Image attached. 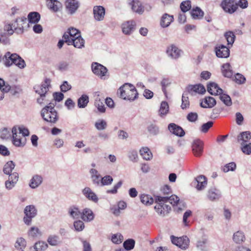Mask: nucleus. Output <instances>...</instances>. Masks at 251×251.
Wrapping results in <instances>:
<instances>
[{
  "mask_svg": "<svg viewBox=\"0 0 251 251\" xmlns=\"http://www.w3.org/2000/svg\"><path fill=\"white\" fill-rule=\"evenodd\" d=\"M117 94L121 98L129 101L135 100L138 96L135 87L130 83H125L121 86L117 91Z\"/></svg>",
  "mask_w": 251,
  "mask_h": 251,
  "instance_id": "nucleus-1",
  "label": "nucleus"
},
{
  "mask_svg": "<svg viewBox=\"0 0 251 251\" xmlns=\"http://www.w3.org/2000/svg\"><path fill=\"white\" fill-rule=\"evenodd\" d=\"M2 60L4 64L7 67L14 64L19 68L23 69L25 66L24 60L16 53H11L10 52H7Z\"/></svg>",
  "mask_w": 251,
  "mask_h": 251,
  "instance_id": "nucleus-2",
  "label": "nucleus"
},
{
  "mask_svg": "<svg viewBox=\"0 0 251 251\" xmlns=\"http://www.w3.org/2000/svg\"><path fill=\"white\" fill-rule=\"evenodd\" d=\"M41 116L43 119L51 123H55L58 119L57 112L54 109V105L50 103L41 111Z\"/></svg>",
  "mask_w": 251,
  "mask_h": 251,
  "instance_id": "nucleus-3",
  "label": "nucleus"
},
{
  "mask_svg": "<svg viewBox=\"0 0 251 251\" xmlns=\"http://www.w3.org/2000/svg\"><path fill=\"white\" fill-rule=\"evenodd\" d=\"M155 203L154 209L160 216H164L171 210V207L166 204V202L163 199L162 197L156 196L155 198Z\"/></svg>",
  "mask_w": 251,
  "mask_h": 251,
  "instance_id": "nucleus-4",
  "label": "nucleus"
},
{
  "mask_svg": "<svg viewBox=\"0 0 251 251\" xmlns=\"http://www.w3.org/2000/svg\"><path fill=\"white\" fill-rule=\"evenodd\" d=\"M12 143L16 147H23L26 143V138L22 136L21 133H19L17 130V127L14 126L12 130Z\"/></svg>",
  "mask_w": 251,
  "mask_h": 251,
  "instance_id": "nucleus-5",
  "label": "nucleus"
},
{
  "mask_svg": "<svg viewBox=\"0 0 251 251\" xmlns=\"http://www.w3.org/2000/svg\"><path fill=\"white\" fill-rule=\"evenodd\" d=\"M24 213L25 216L24 217V221L26 225H30L32 219L37 214V210L34 206L30 205L25 207Z\"/></svg>",
  "mask_w": 251,
  "mask_h": 251,
  "instance_id": "nucleus-6",
  "label": "nucleus"
},
{
  "mask_svg": "<svg viewBox=\"0 0 251 251\" xmlns=\"http://www.w3.org/2000/svg\"><path fill=\"white\" fill-rule=\"evenodd\" d=\"M221 6L226 13L232 14L238 9V5L234 0H223Z\"/></svg>",
  "mask_w": 251,
  "mask_h": 251,
  "instance_id": "nucleus-7",
  "label": "nucleus"
},
{
  "mask_svg": "<svg viewBox=\"0 0 251 251\" xmlns=\"http://www.w3.org/2000/svg\"><path fill=\"white\" fill-rule=\"evenodd\" d=\"M172 243L182 249H186L188 247L189 239L187 236L176 237L173 235L171 236Z\"/></svg>",
  "mask_w": 251,
  "mask_h": 251,
  "instance_id": "nucleus-8",
  "label": "nucleus"
},
{
  "mask_svg": "<svg viewBox=\"0 0 251 251\" xmlns=\"http://www.w3.org/2000/svg\"><path fill=\"white\" fill-rule=\"evenodd\" d=\"M192 149L193 153L195 156H201L203 151V142L199 139L194 140L192 144Z\"/></svg>",
  "mask_w": 251,
  "mask_h": 251,
  "instance_id": "nucleus-9",
  "label": "nucleus"
},
{
  "mask_svg": "<svg viewBox=\"0 0 251 251\" xmlns=\"http://www.w3.org/2000/svg\"><path fill=\"white\" fill-rule=\"evenodd\" d=\"M91 68L93 72L95 75L100 77L104 76L107 72V70L105 67L97 62L93 63Z\"/></svg>",
  "mask_w": 251,
  "mask_h": 251,
  "instance_id": "nucleus-10",
  "label": "nucleus"
},
{
  "mask_svg": "<svg viewBox=\"0 0 251 251\" xmlns=\"http://www.w3.org/2000/svg\"><path fill=\"white\" fill-rule=\"evenodd\" d=\"M50 80L49 78H46L40 86L34 87L35 92L40 95H46L49 91V87L50 85Z\"/></svg>",
  "mask_w": 251,
  "mask_h": 251,
  "instance_id": "nucleus-11",
  "label": "nucleus"
},
{
  "mask_svg": "<svg viewBox=\"0 0 251 251\" xmlns=\"http://www.w3.org/2000/svg\"><path fill=\"white\" fill-rule=\"evenodd\" d=\"M215 52L216 56L219 58H227L230 53L229 49L223 45L216 47Z\"/></svg>",
  "mask_w": 251,
  "mask_h": 251,
  "instance_id": "nucleus-12",
  "label": "nucleus"
},
{
  "mask_svg": "<svg viewBox=\"0 0 251 251\" xmlns=\"http://www.w3.org/2000/svg\"><path fill=\"white\" fill-rule=\"evenodd\" d=\"M187 92L192 95H195L197 93L202 94L205 92L204 87L201 84H196L194 85H189L187 87Z\"/></svg>",
  "mask_w": 251,
  "mask_h": 251,
  "instance_id": "nucleus-13",
  "label": "nucleus"
},
{
  "mask_svg": "<svg viewBox=\"0 0 251 251\" xmlns=\"http://www.w3.org/2000/svg\"><path fill=\"white\" fill-rule=\"evenodd\" d=\"M93 14L95 20L102 21L105 16V9L102 6H95L93 8Z\"/></svg>",
  "mask_w": 251,
  "mask_h": 251,
  "instance_id": "nucleus-14",
  "label": "nucleus"
},
{
  "mask_svg": "<svg viewBox=\"0 0 251 251\" xmlns=\"http://www.w3.org/2000/svg\"><path fill=\"white\" fill-rule=\"evenodd\" d=\"M80 36V33L77 29L71 28L68 29V30L64 34L63 37L65 40V42H66V40L68 39H74L76 37H79Z\"/></svg>",
  "mask_w": 251,
  "mask_h": 251,
  "instance_id": "nucleus-15",
  "label": "nucleus"
},
{
  "mask_svg": "<svg viewBox=\"0 0 251 251\" xmlns=\"http://www.w3.org/2000/svg\"><path fill=\"white\" fill-rule=\"evenodd\" d=\"M166 53L172 58L176 59L180 56L181 50L176 46L172 45L167 48Z\"/></svg>",
  "mask_w": 251,
  "mask_h": 251,
  "instance_id": "nucleus-16",
  "label": "nucleus"
},
{
  "mask_svg": "<svg viewBox=\"0 0 251 251\" xmlns=\"http://www.w3.org/2000/svg\"><path fill=\"white\" fill-rule=\"evenodd\" d=\"M135 23L133 21L123 23L122 25L123 32L125 34H130L135 29Z\"/></svg>",
  "mask_w": 251,
  "mask_h": 251,
  "instance_id": "nucleus-17",
  "label": "nucleus"
},
{
  "mask_svg": "<svg viewBox=\"0 0 251 251\" xmlns=\"http://www.w3.org/2000/svg\"><path fill=\"white\" fill-rule=\"evenodd\" d=\"M94 218V214L89 208H85L81 212V219L85 222L92 221Z\"/></svg>",
  "mask_w": 251,
  "mask_h": 251,
  "instance_id": "nucleus-18",
  "label": "nucleus"
},
{
  "mask_svg": "<svg viewBox=\"0 0 251 251\" xmlns=\"http://www.w3.org/2000/svg\"><path fill=\"white\" fill-rule=\"evenodd\" d=\"M168 128L171 132L177 136L181 137L185 134L183 129L175 124L172 123L169 124Z\"/></svg>",
  "mask_w": 251,
  "mask_h": 251,
  "instance_id": "nucleus-19",
  "label": "nucleus"
},
{
  "mask_svg": "<svg viewBox=\"0 0 251 251\" xmlns=\"http://www.w3.org/2000/svg\"><path fill=\"white\" fill-rule=\"evenodd\" d=\"M82 193L89 200L95 202H97L98 201L97 195L89 187H85L82 190Z\"/></svg>",
  "mask_w": 251,
  "mask_h": 251,
  "instance_id": "nucleus-20",
  "label": "nucleus"
},
{
  "mask_svg": "<svg viewBox=\"0 0 251 251\" xmlns=\"http://www.w3.org/2000/svg\"><path fill=\"white\" fill-rule=\"evenodd\" d=\"M207 90L211 95H220L223 93V90L214 82H211L207 85Z\"/></svg>",
  "mask_w": 251,
  "mask_h": 251,
  "instance_id": "nucleus-21",
  "label": "nucleus"
},
{
  "mask_svg": "<svg viewBox=\"0 0 251 251\" xmlns=\"http://www.w3.org/2000/svg\"><path fill=\"white\" fill-rule=\"evenodd\" d=\"M216 104V100L211 97H205L201 102V106L203 108H212Z\"/></svg>",
  "mask_w": 251,
  "mask_h": 251,
  "instance_id": "nucleus-22",
  "label": "nucleus"
},
{
  "mask_svg": "<svg viewBox=\"0 0 251 251\" xmlns=\"http://www.w3.org/2000/svg\"><path fill=\"white\" fill-rule=\"evenodd\" d=\"M67 44L70 45H73L75 47L77 48H81L84 46V40L83 38L80 36L79 37H76L74 39L72 40H67L66 42Z\"/></svg>",
  "mask_w": 251,
  "mask_h": 251,
  "instance_id": "nucleus-23",
  "label": "nucleus"
},
{
  "mask_svg": "<svg viewBox=\"0 0 251 251\" xmlns=\"http://www.w3.org/2000/svg\"><path fill=\"white\" fill-rule=\"evenodd\" d=\"M174 17L172 15L165 13L163 15L160 21V25L163 27H168L173 21Z\"/></svg>",
  "mask_w": 251,
  "mask_h": 251,
  "instance_id": "nucleus-24",
  "label": "nucleus"
},
{
  "mask_svg": "<svg viewBox=\"0 0 251 251\" xmlns=\"http://www.w3.org/2000/svg\"><path fill=\"white\" fill-rule=\"evenodd\" d=\"M223 75L226 77H231L233 75V71L229 63L224 64L221 68Z\"/></svg>",
  "mask_w": 251,
  "mask_h": 251,
  "instance_id": "nucleus-25",
  "label": "nucleus"
},
{
  "mask_svg": "<svg viewBox=\"0 0 251 251\" xmlns=\"http://www.w3.org/2000/svg\"><path fill=\"white\" fill-rule=\"evenodd\" d=\"M47 5L50 9L54 12L58 11L61 6V3L57 0H47Z\"/></svg>",
  "mask_w": 251,
  "mask_h": 251,
  "instance_id": "nucleus-26",
  "label": "nucleus"
},
{
  "mask_svg": "<svg viewBox=\"0 0 251 251\" xmlns=\"http://www.w3.org/2000/svg\"><path fill=\"white\" fill-rule=\"evenodd\" d=\"M196 181L197 183L196 188L199 190H202L207 185L206 178L204 176H198L196 178Z\"/></svg>",
  "mask_w": 251,
  "mask_h": 251,
  "instance_id": "nucleus-27",
  "label": "nucleus"
},
{
  "mask_svg": "<svg viewBox=\"0 0 251 251\" xmlns=\"http://www.w3.org/2000/svg\"><path fill=\"white\" fill-rule=\"evenodd\" d=\"M251 138V133L250 131H245L240 133L238 136V141L244 144L247 143Z\"/></svg>",
  "mask_w": 251,
  "mask_h": 251,
  "instance_id": "nucleus-28",
  "label": "nucleus"
},
{
  "mask_svg": "<svg viewBox=\"0 0 251 251\" xmlns=\"http://www.w3.org/2000/svg\"><path fill=\"white\" fill-rule=\"evenodd\" d=\"M132 9L136 13L141 14L144 11V7L139 0H132Z\"/></svg>",
  "mask_w": 251,
  "mask_h": 251,
  "instance_id": "nucleus-29",
  "label": "nucleus"
},
{
  "mask_svg": "<svg viewBox=\"0 0 251 251\" xmlns=\"http://www.w3.org/2000/svg\"><path fill=\"white\" fill-rule=\"evenodd\" d=\"M78 7V3L75 0H67L66 7L71 13L75 12Z\"/></svg>",
  "mask_w": 251,
  "mask_h": 251,
  "instance_id": "nucleus-30",
  "label": "nucleus"
},
{
  "mask_svg": "<svg viewBox=\"0 0 251 251\" xmlns=\"http://www.w3.org/2000/svg\"><path fill=\"white\" fill-rule=\"evenodd\" d=\"M207 197L210 201H213L219 199L220 194L216 189L212 188L208 190Z\"/></svg>",
  "mask_w": 251,
  "mask_h": 251,
  "instance_id": "nucleus-31",
  "label": "nucleus"
},
{
  "mask_svg": "<svg viewBox=\"0 0 251 251\" xmlns=\"http://www.w3.org/2000/svg\"><path fill=\"white\" fill-rule=\"evenodd\" d=\"M42 182V177L39 175H35L30 180L29 186L32 188L37 187Z\"/></svg>",
  "mask_w": 251,
  "mask_h": 251,
  "instance_id": "nucleus-32",
  "label": "nucleus"
},
{
  "mask_svg": "<svg viewBox=\"0 0 251 251\" xmlns=\"http://www.w3.org/2000/svg\"><path fill=\"white\" fill-rule=\"evenodd\" d=\"M69 213L71 217L74 219L80 218L81 216V212H80L79 209L75 206H72L69 209Z\"/></svg>",
  "mask_w": 251,
  "mask_h": 251,
  "instance_id": "nucleus-33",
  "label": "nucleus"
},
{
  "mask_svg": "<svg viewBox=\"0 0 251 251\" xmlns=\"http://www.w3.org/2000/svg\"><path fill=\"white\" fill-rule=\"evenodd\" d=\"M141 202L146 205H150L153 203V199L149 195L142 194L140 196Z\"/></svg>",
  "mask_w": 251,
  "mask_h": 251,
  "instance_id": "nucleus-34",
  "label": "nucleus"
},
{
  "mask_svg": "<svg viewBox=\"0 0 251 251\" xmlns=\"http://www.w3.org/2000/svg\"><path fill=\"white\" fill-rule=\"evenodd\" d=\"M140 155L142 156L143 159L146 160H150L152 157L151 151L147 147L142 148L140 150Z\"/></svg>",
  "mask_w": 251,
  "mask_h": 251,
  "instance_id": "nucleus-35",
  "label": "nucleus"
},
{
  "mask_svg": "<svg viewBox=\"0 0 251 251\" xmlns=\"http://www.w3.org/2000/svg\"><path fill=\"white\" fill-rule=\"evenodd\" d=\"M40 19V15L36 12H30L28 15V21L29 23L36 24Z\"/></svg>",
  "mask_w": 251,
  "mask_h": 251,
  "instance_id": "nucleus-36",
  "label": "nucleus"
},
{
  "mask_svg": "<svg viewBox=\"0 0 251 251\" xmlns=\"http://www.w3.org/2000/svg\"><path fill=\"white\" fill-rule=\"evenodd\" d=\"M162 198L166 203L169 202L174 206L176 205L179 201L178 197L176 195L162 197Z\"/></svg>",
  "mask_w": 251,
  "mask_h": 251,
  "instance_id": "nucleus-37",
  "label": "nucleus"
},
{
  "mask_svg": "<svg viewBox=\"0 0 251 251\" xmlns=\"http://www.w3.org/2000/svg\"><path fill=\"white\" fill-rule=\"evenodd\" d=\"M233 240L237 244L242 243L245 240L244 233L240 231H237L233 234Z\"/></svg>",
  "mask_w": 251,
  "mask_h": 251,
  "instance_id": "nucleus-38",
  "label": "nucleus"
},
{
  "mask_svg": "<svg viewBox=\"0 0 251 251\" xmlns=\"http://www.w3.org/2000/svg\"><path fill=\"white\" fill-rule=\"evenodd\" d=\"M89 102V97L86 95H83L78 99L77 105L79 108H85Z\"/></svg>",
  "mask_w": 251,
  "mask_h": 251,
  "instance_id": "nucleus-39",
  "label": "nucleus"
},
{
  "mask_svg": "<svg viewBox=\"0 0 251 251\" xmlns=\"http://www.w3.org/2000/svg\"><path fill=\"white\" fill-rule=\"evenodd\" d=\"M191 15L193 18L200 19L203 17L204 12L199 7H197L193 9Z\"/></svg>",
  "mask_w": 251,
  "mask_h": 251,
  "instance_id": "nucleus-40",
  "label": "nucleus"
},
{
  "mask_svg": "<svg viewBox=\"0 0 251 251\" xmlns=\"http://www.w3.org/2000/svg\"><path fill=\"white\" fill-rule=\"evenodd\" d=\"M15 164L12 161L7 162L3 167V171L6 175H10L15 167Z\"/></svg>",
  "mask_w": 251,
  "mask_h": 251,
  "instance_id": "nucleus-41",
  "label": "nucleus"
},
{
  "mask_svg": "<svg viewBox=\"0 0 251 251\" xmlns=\"http://www.w3.org/2000/svg\"><path fill=\"white\" fill-rule=\"evenodd\" d=\"M220 99L222 102L226 106H230L232 104V101L230 97L223 93L220 94Z\"/></svg>",
  "mask_w": 251,
  "mask_h": 251,
  "instance_id": "nucleus-42",
  "label": "nucleus"
},
{
  "mask_svg": "<svg viewBox=\"0 0 251 251\" xmlns=\"http://www.w3.org/2000/svg\"><path fill=\"white\" fill-rule=\"evenodd\" d=\"M225 37L228 45H232L235 40V36L233 32L229 31L225 33Z\"/></svg>",
  "mask_w": 251,
  "mask_h": 251,
  "instance_id": "nucleus-43",
  "label": "nucleus"
},
{
  "mask_svg": "<svg viewBox=\"0 0 251 251\" xmlns=\"http://www.w3.org/2000/svg\"><path fill=\"white\" fill-rule=\"evenodd\" d=\"M187 93L188 92H185L182 95L181 107L183 109L188 108L190 105Z\"/></svg>",
  "mask_w": 251,
  "mask_h": 251,
  "instance_id": "nucleus-44",
  "label": "nucleus"
},
{
  "mask_svg": "<svg viewBox=\"0 0 251 251\" xmlns=\"http://www.w3.org/2000/svg\"><path fill=\"white\" fill-rule=\"evenodd\" d=\"M47 248V244L44 242L39 241L36 243L34 246V248L36 251H45Z\"/></svg>",
  "mask_w": 251,
  "mask_h": 251,
  "instance_id": "nucleus-45",
  "label": "nucleus"
},
{
  "mask_svg": "<svg viewBox=\"0 0 251 251\" xmlns=\"http://www.w3.org/2000/svg\"><path fill=\"white\" fill-rule=\"evenodd\" d=\"M169 111V105L167 102L162 101L161 103L160 109H159V113L160 115L162 116L167 114Z\"/></svg>",
  "mask_w": 251,
  "mask_h": 251,
  "instance_id": "nucleus-46",
  "label": "nucleus"
},
{
  "mask_svg": "<svg viewBox=\"0 0 251 251\" xmlns=\"http://www.w3.org/2000/svg\"><path fill=\"white\" fill-rule=\"evenodd\" d=\"M26 246V241L23 238H18L15 243V247L18 250L24 249Z\"/></svg>",
  "mask_w": 251,
  "mask_h": 251,
  "instance_id": "nucleus-47",
  "label": "nucleus"
},
{
  "mask_svg": "<svg viewBox=\"0 0 251 251\" xmlns=\"http://www.w3.org/2000/svg\"><path fill=\"white\" fill-rule=\"evenodd\" d=\"M113 179L110 176H105L101 178L100 184L101 186L110 185L113 182Z\"/></svg>",
  "mask_w": 251,
  "mask_h": 251,
  "instance_id": "nucleus-48",
  "label": "nucleus"
},
{
  "mask_svg": "<svg viewBox=\"0 0 251 251\" xmlns=\"http://www.w3.org/2000/svg\"><path fill=\"white\" fill-rule=\"evenodd\" d=\"M181 11L185 13L191 8V2L190 0H186L181 2L180 5Z\"/></svg>",
  "mask_w": 251,
  "mask_h": 251,
  "instance_id": "nucleus-49",
  "label": "nucleus"
},
{
  "mask_svg": "<svg viewBox=\"0 0 251 251\" xmlns=\"http://www.w3.org/2000/svg\"><path fill=\"white\" fill-rule=\"evenodd\" d=\"M48 242L51 246H57L60 243L59 238L56 235L50 236L48 239Z\"/></svg>",
  "mask_w": 251,
  "mask_h": 251,
  "instance_id": "nucleus-50",
  "label": "nucleus"
},
{
  "mask_svg": "<svg viewBox=\"0 0 251 251\" xmlns=\"http://www.w3.org/2000/svg\"><path fill=\"white\" fill-rule=\"evenodd\" d=\"M241 150L244 153L247 155L251 154V143L244 144V143H241Z\"/></svg>",
  "mask_w": 251,
  "mask_h": 251,
  "instance_id": "nucleus-51",
  "label": "nucleus"
},
{
  "mask_svg": "<svg viewBox=\"0 0 251 251\" xmlns=\"http://www.w3.org/2000/svg\"><path fill=\"white\" fill-rule=\"evenodd\" d=\"M123 245L126 250H130L134 247L135 241L133 239H129L125 241Z\"/></svg>",
  "mask_w": 251,
  "mask_h": 251,
  "instance_id": "nucleus-52",
  "label": "nucleus"
},
{
  "mask_svg": "<svg viewBox=\"0 0 251 251\" xmlns=\"http://www.w3.org/2000/svg\"><path fill=\"white\" fill-rule=\"evenodd\" d=\"M95 105L97 107L98 110L100 112H104L105 111V106L102 101H100V99L98 97L95 100Z\"/></svg>",
  "mask_w": 251,
  "mask_h": 251,
  "instance_id": "nucleus-53",
  "label": "nucleus"
},
{
  "mask_svg": "<svg viewBox=\"0 0 251 251\" xmlns=\"http://www.w3.org/2000/svg\"><path fill=\"white\" fill-rule=\"evenodd\" d=\"M95 126L98 130H101L106 128L107 123L103 120H100L95 123Z\"/></svg>",
  "mask_w": 251,
  "mask_h": 251,
  "instance_id": "nucleus-54",
  "label": "nucleus"
},
{
  "mask_svg": "<svg viewBox=\"0 0 251 251\" xmlns=\"http://www.w3.org/2000/svg\"><path fill=\"white\" fill-rule=\"evenodd\" d=\"M28 234L32 237H36L41 235V232L37 227H32L28 231Z\"/></svg>",
  "mask_w": 251,
  "mask_h": 251,
  "instance_id": "nucleus-55",
  "label": "nucleus"
},
{
  "mask_svg": "<svg viewBox=\"0 0 251 251\" xmlns=\"http://www.w3.org/2000/svg\"><path fill=\"white\" fill-rule=\"evenodd\" d=\"M11 88V87L8 84H6L4 81L0 78V90L5 93L8 92Z\"/></svg>",
  "mask_w": 251,
  "mask_h": 251,
  "instance_id": "nucleus-56",
  "label": "nucleus"
},
{
  "mask_svg": "<svg viewBox=\"0 0 251 251\" xmlns=\"http://www.w3.org/2000/svg\"><path fill=\"white\" fill-rule=\"evenodd\" d=\"M123 239V236L121 234H114L111 238L112 241L117 244L121 243Z\"/></svg>",
  "mask_w": 251,
  "mask_h": 251,
  "instance_id": "nucleus-57",
  "label": "nucleus"
},
{
  "mask_svg": "<svg viewBox=\"0 0 251 251\" xmlns=\"http://www.w3.org/2000/svg\"><path fill=\"white\" fill-rule=\"evenodd\" d=\"M234 80L237 84H241L245 83L246 78L242 75L237 73L234 76Z\"/></svg>",
  "mask_w": 251,
  "mask_h": 251,
  "instance_id": "nucleus-58",
  "label": "nucleus"
},
{
  "mask_svg": "<svg viewBox=\"0 0 251 251\" xmlns=\"http://www.w3.org/2000/svg\"><path fill=\"white\" fill-rule=\"evenodd\" d=\"M236 167V164L234 162H230L226 164L223 168L224 172H228L229 171H234Z\"/></svg>",
  "mask_w": 251,
  "mask_h": 251,
  "instance_id": "nucleus-59",
  "label": "nucleus"
},
{
  "mask_svg": "<svg viewBox=\"0 0 251 251\" xmlns=\"http://www.w3.org/2000/svg\"><path fill=\"white\" fill-rule=\"evenodd\" d=\"M149 132L152 135H156L159 132L157 126L154 124H151L148 127Z\"/></svg>",
  "mask_w": 251,
  "mask_h": 251,
  "instance_id": "nucleus-60",
  "label": "nucleus"
},
{
  "mask_svg": "<svg viewBox=\"0 0 251 251\" xmlns=\"http://www.w3.org/2000/svg\"><path fill=\"white\" fill-rule=\"evenodd\" d=\"M74 226L76 230L80 231L84 228V224L83 222L80 220L76 221L74 223Z\"/></svg>",
  "mask_w": 251,
  "mask_h": 251,
  "instance_id": "nucleus-61",
  "label": "nucleus"
},
{
  "mask_svg": "<svg viewBox=\"0 0 251 251\" xmlns=\"http://www.w3.org/2000/svg\"><path fill=\"white\" fill-rule=\"evenodd\" d=\"M213 125V122L209 121L206 123L203 124L201 126V131L203 133H206L208 131L210 128H211Z\"/></svg>",
  "mask_w": 251,
  "mask_h": 251,
  "instance_id": "nucleus-62",
  "label": "nucleus"
},
{
  "mask_svg": "<svg viewBox=\"0 0 251 251\" xmlns=\"http://www.w3.org/2000/svg\"><path fill=\"white\" fill-rule=\"evenodd\" d=\"M123 182L122 181H119L117 184H116L113 187L112 189L107 190V192L108 193L111 194H116L117 192V190L119 188H120L122 185Z\"/></svg>",
  "mask_w": 251,
  "mask_h": 251,
  "instance_id": "nucleus-63",
  "label": "nucleus"
},
{
  "mask_svg": "<svg viewBox=\"0 0 251 251\" xmlns=\"http://www.w3.org/2000/svg\"><path fill=\"white\" fill-rule=\"evenodd\" d=\"M17 130L19 133H21L22 136L25 138V136H27L29 134V130L24 127H17Z\"/></svg>",
  "mask_w": 251,
  "mask_h": 251,
  "instance_id": "nucleus-64",
  "label": "nucleus"
}]
</instances>
